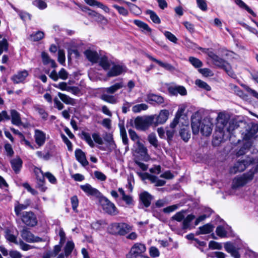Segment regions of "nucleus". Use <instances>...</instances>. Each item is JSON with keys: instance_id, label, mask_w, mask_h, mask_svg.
Segmentation results:
<instances>
[{"instance_id": "obj_1", "label": "nucleus", "mask_w": 258, "mask_h": 258, "mask_svg": "<svg viewBox=\"0 0 258 258\" xmlns=\"http://www.w3.org/2000/svg\"><path fill=\"white\" fill-rule=\"evenodd\" d=\"M132 229V226L124 222L113 223L108 228L109 232L113 235H124Z\"/></svg>"}, {"instance_id": "obj_2", "label": "nucleus", "mask_w": 258, "mask_h": 258, "mask_svg": "<svg viewBox=\"0 0 258 258\" xmlns=\"http://www.w3.org/2000/svg\"><path fill=\"white\" fill-rule=\"evenodd\" d=\"M258 166L254 169V171L250 170L248 172L243 174L240 176L235 177L232 181V188L236 189L243 186L248 181L251 180L253 177L254 172L258 170Z\"/></svg>"}, {"instance_id": "obj_3", "label": "nucleus", "mask_w": 258, "mask_h": 258, "mask_svg": "<svg viewBox=\"0 0 258 258\" xmlns=\"http://www.w3.org/2000/svg\"><path fill=\"white\" fill-rule=\"evenodd\" d=\"M99 202L105 213L111 216H115L119 213V211L115 205L107 198L104 196L100 197Z\"/></svg>"}, {"instance_id": "obj_4", "label": "nucleus", "mask_w": 258, "mask_h": 258, "mask_svg": "<svg viewBox=\"0 0 258 258\" xmlns=\"http://www.w3.org/2000/svg\"><path fill=\"white\" fill-rule=\"evenodd\" d=\"M154 116H138L135 119L136 128L138 130L145 131L154 123Z\"/></svg>"}, {"instance_id": "obj_5", "label": "nucleus", "mask_w": 258, "mask_h": 258, "mask_svg": "<svg viewBox=\"0 0 258 258\" xmlns=\"http://www.w3.org/2000/svg\"><path fill=\"white\" fill-rule=\"evenodd\" d=\"M21 217L23 223L28 226L34 227L37 224V217L33 212H23Z\"/></svg>"}, {"instance_id": "obj_6", "label": "nucleus", "mask_w": 258, "mask_h": 258, "mask_svg": "<svg viewBox=\"0 0 258 258\" xmlns=\"http://www.w3.org/2000/svg\"><path fill=\"white\" fill-rule=\"evenodd\" d=\"M254 162L252 158H247L246 159L238 161L233 167L230 168V172L231 173L235 174L237 172H242L245 168L252 164Z\"/></svg>"}, {"instance_id": "obj_7", "label": "nucleus", "mask_w": 258, "mask_h": 258, "mask_svg": "<svg viewBox=\"0 0 258 258\" xmlns=\"http://www.w3.org/2000/svg\"><path fill=\"white\" fill-rule=\"evenodd\" d=\"M21 234L22 238L28 242H38L44 241L42 238L35 236L26 227L21 231Z\"/></svg>"}, {"instance_id": "obj_8", "label": "nucleus", "mask_w": 258, "mask_h": 258, "mask_svg": "<svg viewBox=\"0 0 258 258\" xmlns=\"http://www.w3.org/2000/svg\"><path fill=\"white\" fill-rule=\"evenodd\" d=\"M134 153L142 159H145L148 155L147 148L140 141H137L134 146Z\"/></svg>"}, {"instance_id": "obj_9", "label": "nucleus", "mask_w": 258, "mask_h": 258, "mask_svg": "<svg viewBox=\"0 0 258 258\" xmlns=\"http://www.w3.org/2000/svg\"><path fill=\"white\" fill-rule=\"evenodd\" d=\"M258 132V124L252 123L248 125L246 130V132L243 136V139L245 140H249Z\"/></svg>"}, {"instance_id": "obj_10", "label": "nucleus", "mask_w": 258, "mask_h": 258, "mask_svg": "<svg viewBox=\"0 0 258 258\" xmlns=\"http://www.w3.org/2000/svg\"><path fill=\"white\" fill-rule=\"evenodd\" d=\"M208 55L213 60V63L219 68L223 69L228 63L226 61L220 57L213 51L208 52Z\"/></svg>"}, {"instance_id": "obj_11", "label": "nucleus", "mask_w": 258, "mask_h": 258, "mask_svg": "<svg viewBox=\"0 0 258 258\" xmlns=\"http://www.w3.org/2000/svg\"><path fill=\"white\" fill-rule=\"evenodd\" d=\"M146 101L152 104H161L164 103V99L160 95L151 93L147 95Z\"/></svg>"}, {"instance_id": "obj_12", "label": "nucleus", "mask_w": 258, "mask_h": 258, "mask_svg": "<svg viewBox=\"0 0 258 258\" xmlns=\"http://www.w3.org/2000/svg\"><path fill=\"white\" fill-rule=\"evenodd\" d=\"M34 139L39 147L42 146L46 141V134L43 131L36 129L34 131Z\"/></svg>"}, {"instance_id": "obj_13", "label": "nucleus", "mask_w": 258, "mask_h": 258, "mask_svg": "<svg viewBox=\"0 0 258 258\" xmlns=\"http://www.w3.org/2000/svg\"><path fill=\"white\" fill-rule=\"evenodd\" d=\"M228 119L226 118L225 115L219 114L218 116V125L222 132L227 131L230 133V128L227 126Z\"/></svg>"}, {"instance_id": "obj_14", "label": "nucleus", "mask_w": 258, "mask_h": 258, "mask_svg": "<svg viewBox=\"0 0 258 258\" xmlns=\"http://www.w3.org/2000/svg\"><path fill=\"white\" fill-rule=\"evenodd\" d=\"M75 154L76 160L80 163L83 166L85 167L88 165L89 162L86 159V155L82 150L80 149H76L75 152Z\"/></svg>"}, {"instance_id": "obj_15", "label": "nucleus", "mask_w": 258, "mask_h": 258, "mask_svg": "<svg viewBox=\"0 0 258 258\" xmlns=\"http://www.w3.org/2000/svg\"><path fill=\"white\" fill-rule=\"evenodd\" d=\"M28 76V73L26 70L18 72L11 78L14 84H19L23 82Z\"/></svg>"}, {"instance_id": "obj_16", "label": "nucleus", "mask_w": 258, "mask_h": 258, "mask_svg": "<svg viewBox=\"0 0 258 258\" xmlns=\"http://www.w3.org/2000/svg\"><path fill=\"white\" fill-rule=\"evenodd\" d=\"M125 72L124 68L119 65H114L107 72V76L113 77L120 75L122 72Z\"/></svg>"}, {"instance_id": "obj_17", "label": "nucleus", "mask_w": 258, "mask_h": 258, "mask_svg": "<svg viewBox=\"0 0 258 258\" xmlns=\"http://www.w3.org/2000/svg\"><path fill=\"white\" fill-rule=\"evenodd\" d=\"M146 55L151 60H152V61L156 62L160 67H162L163 68L165 69V70L169 71H173L175 70V68L171 64L167 63V62H163L162 61L159 60L153 57V56H152L151 55H150L149 54H146Z\"/></svg>"}, {"instance_id": "obj_18", "label": "nucleus", "mask_w": 258, "mask_h": 258, "mask_svg": "<svg viewBox=\"0 0 258 258\" xmlns=\"http://www.w3.org/2000/svg\"><path fill=\"white\" fill-rule=\"evenodd\" d=\"M10 163L13 170L16 174H18L22 168L23 161L22 159L18 157L11 160Z\"/></svg>"}, {"instance_id": "obj_19", "label": "nucleus", "mask_w": 258, "mask_h": 258, "mask_svg": "<svg viewBox=\"0 0 258 258\" xmlns=\"http://www.w3.org/2000/svg\"><path fill=\"white\" fill-rule=\"evenodd\" d=\"M169 111L167 110H162L159 113V114L156 118V121H154V124L158 125V124H163L165 123L169 116Z\"/></svg>"}, {"instance_id": "obj_20", "label": "nucleus", "mask_w": 258, "mask_h": 258, "mask_svg": "<svg viewBox=\"0 0 258 258\" xmlns=\"http://www.w3.org/2000/svg\"><path fill=\"white\" fill-rule=\"evenodd\" d=\"M152 199L153 197L147 191H145L140 195V200L146 208L150 206Z\"/></svg>"}, {"instance_id": "obj_21", "label": "nucleus", "mask_w": 258, "mask_h": 258, "mask_svg": "<svg viewBox=\"0 0 258 258\" xmlns=\"http://www.w3.org/2000/svg\"><path fill=\"white\" fill-rule=\"evenodd\" d=\"M212 124L207 120L204 119L202 121V124L201 127V133L203 136H209L212 131Z\"/></svg>"}, {"instance_id": "obj_22", "label": "nucleus", "mask_w": 258, "mask_h": 258, "mask_svg": "<svg viewBox=\"0 0 258 258\" xmlns=\"http://www.w3.org/2000/svg\"><path fill=\"white\" fill-rule=\"evenodd\" d=\"M214 228V226L211 223H207L199 228V230L196 232V235L206 234L212 232Z\"/></svg>"}, {"instance_id": "obj_23", "label": "nucleus", "mask_w": 258, "mask_h": 258, "mask_svg": "<svg viewBox=\"0 0 258 258\" xmlns=\"http://www.w3.org/2000/svg\"><path fill=\"white\" fill-rule=\"evenodd\" d=\"M80 188L88 196H97L100 193L97 189L93 188L88 183L81 185Z\"/></svg>"}, {"instance_id": "obj_24", "label": "nucleus", "mask_w": 258, "mask_h": 258, "mask_svg": "<svg viewBox=\"0 0 258 258\" xmlns=\"http://www.w3.org/2000/svg\"><path fill=\"white\" fill-rule=\"evenodd\" d=\"M12 123L16 125L19 126L22 124L20 114L15 109L10 111Z\"/></svg>"}, {"instance_id": "obj_25", "label": "nucleus", "mask_w": 258, "mask_h": 258, "mask_svg": "<svg viewBox=\"0 0 258 258\" xmlns=\"http://www.w3.org/2000/svg\"><path fill=\"white\" fill-rule=\"evenodd\" d=\"M31 201L27 199L25 201L24 204H18L15 206V212L16 215L18 216L20 215L21 212L22 210L26 209L30 205Z\"/></svg>"}, {"instance_id": "obj_26", "label": "nucleus", "mask_w": 258, "mask_h": 258, "mask_svg": "<svg viewBox=\"0 0 258 258\" xmlns=\"http://www.w3.org/2000/svg\"><path fill=\"white\" fill-rule=\"evenodd\" d=\"M202 124V121L200 119L192 118L191 119V127L193 134H198L201 131V127Z\"/></svg>"}, {"instance_id": "obj_27", "label": "nucleus", "mask_w": 258, "mask_h": 258, "mask_svg": "<svg viewBox=\"0 0 258 258\" xmlns=\"http://www.w3.org/2000/svg\"><path fill=\"white\" fill-rule=\"evenodd\" d=\"M123 87V84L122 81L116 83L109 87L104 89V92L108 94H113L116 92L118 90L122 88Z\"/></svg>"}, {"instance_id": "obj_28", "label": "nucleus", "mask_w": 258, "mask_h": 258, "mask_svg": "<svg viewBox=\"0 0 258 258\" xmlns=\"http://www.w3.org/2000/svg\"><path fill=\"white\" fill-rule=\"evenodd\" d=\"M84 54L87 58L92 62H96L99 59L98 53L94 51L88 49L84 52Z\"/></svg>"}, {"instance_id": "obj_29", "label": "nucleus", "mask_w": 258, "mask_h": 258, "mask_svg": "<svg viewBox=\"0 0 258 258\" xmlns=\"http://www.w3.org/2000/svg\"><path fill=\"white\" fill-rule=\"evenodd\" d=\"M85 2L91 6H97L103 10L105 12H108L109 9L102 3L96 0H85Z\"/></svg>"}, {"instance_id": "obj_30", "label": "nucleus", "mask_w": 258, "mask_h": 258, "mask_svg": "<svg viewBox=\"0 0 258 258\" xmlns=\"http://www.w3.org/2000/svg\"><path fill=\"white\" fill-rule=\"evenodd\" d=\"M58 96L61 100L66 104L74 105L75 104V99L66 94L59 92Z\"/></svg>"}, {"instance_id": "obj_31", "label": "nucleus", "mask_w": 258, "mask_h": 258, "mask_svg": "<svg viewBox=\"0 0 258 258\" xmlns=\"http://www.w3.org/2000/svg\"><path fill=\"white\" fill-rule=\"evenodd\" d=\"M53 86L56 88L60 89L62 91H74L77 88L75 87H70L67 86V83L64 82L59 83L58 84H53Z\"/></svg>"}, {"instance_id": "obj_32", "label": "nucleus", "mask_w": 258, "mask_h": 258, "mask_svg": "<svg viewBox=\"0 0 258 258\" xmlns=\"http://www.w3.org/2000/svg\"><path fill=\"white\" fill-rule=\"evenodd\" d=\"M235 4L240 8L245 10L248 13L253 17H256L255 13L241 0H235Z\"/></svg>"}, {"instance_id": "obj_33", "label": "nucleus", "mask_w": 258, "mask_h": 258, "mask_svg": "<svg viewBox=\"0 0 258 258\" xmlns=\"http://www.w3.org/2000/svg\"><path fill=\"white\" fill-rule=\"evenodd\" d=\"M195 216L193 214L188 215L185 218H184L182 222V228L183 229H187L190 227V222L195 219Z\"/></svg>"}, {"instance_id": "obj_34", "label": "nucleus", "mask_w": 258, "mask_h": 258, "mask_svg": "<svg viewBox=\"0 0 258 258\" xmlns=\"http://www.w3.org/2000/svg\"><path fill=\"white\" fill-rule=\"evenodd\" d=\"M169 91L173 94L179 93L181 95H185L187 94L186 90L183 86H178L170 88Z\"/></svg>"}, {"instance_id": "obj_35", "label": "nucleus", "mask_w": 258, "mask_h": 258, "mask_svg": "<svg viewBox=\"0 0 258 258\" xmlns=\"http://www.w3.org/2000/svg\"><path fill=\"white\" fill-rule=\"evenodd\" d=\"M81 138L82 140L85 141L91 147L93 148L94 147V143L88 133L83 131L81 133Z\"/></svg>"}, {"instance_id": "obj_36", "label": "nucleus", "mask_w": 258, "mask_h": 258, "mask_svg": "<svg viewBox=\"0 0 258 258\" xmlns=\"http://www.w3.org/2000/svg\"><path fill=\"white\" fill-rule=\"evenodd\" d=\"M100 98L103 101L111 104H115L117 102V99L114 96L105 93L101 96Z\"/></svg>"}, {"instance_id": "obj_37", "label": "nucleus", "mask_w": 258, "mask_h": 258, "mask_svg": "<svg viewBox=\"0 0 258 258\" xmlns=\"http://www.w3.org/2000/svg\"><path fill=\"white\" fill-rule=\"evenodd\" d=\"M5 233V238L7 240L16 244L18 243L17 237L13 234V232L10 229H6Z\"/></svg>"}, {"instance_id": "obj_38", "label": "nucleus", "mask_w": 258, "mask_h": 258, "mask_svg": "<svg viewBox=\"0 0 258 258\" xmlns=\"http://www.w3.org/2000/svg\"><path fill=\"white\" fill-rule=\"evenodd\" d=\"M44 33L42 31H38L35 33L31 34L29 39L32 41H38L43 38Z\"/></svg>"}, {"instance_id": "obj_39", "label": "nucleus", "mask_w": 258, "mask_h": 258, "mask_svg": "<svg viewBox=\"0 0 258 258\" xmlns=\"http://www.w3.org/2000/svg\"><path fill=\"white\" fill-rule=\"evenodd\" d=\"M34 108L35 111L38 112L43 120H46L47 119L48 114L44 108L39 105L34 106Z\"/></svg>"}, {"instance_id": "obj_40", "label": "nucleus", "mask_w": 258, "mask_h": 258, "mask_svg": "<svg viewBox=\"0 0 258 258\" xmlns=\"http://www.w3.org/2000/svg\"><path fill=\"white\" fill-rule=\"evenodd\" d=\"M134 23L143 30H145L148 32H151V29L149 27L148 24L144 22L138 20H135Z\"/></svg>"}, {"instance_id": "obj_41", "label": "nucleus", "mask_w": 258, "mask_h": 258, "mask_svg": "<svg viewBox=\"0 0 258 258\" xmlns=\"http://www.w3.org/2000/svg\"><path fill=\"white\" fill-rule=\"evenodd\" d=\"M188 61L196 69H199L203 64L202 61L193 56H190L188 58Z\"/></svg>"}, {"instance_id": "obj_42", "label": "nucleus", "mask_w": 258, "mask_h": 258, "mask_svg": "<svg viewBox=\"0 0 258 258\" xmlns=\"http://www.w3.org/2000/svg\"><path fill=\"white\" fill-rule=\"evenodd\" d=\"M146 14L150 16V19L154 23L156 24H160L161 23V20L159 17L153 11L148 10L146 11Z\"/></svg>"}, {"instance_id": "obj_43", "label": "nucleus", "mask_w": 258, "mask_h": 258, "mask_svg": "<svg viewBox=\"0 0 258 258\" xmlns=\"http://www.w3.org/2000/svg\"><path fill=\"white\" fill-rule=\"evenodd\" d=\"M195 84L199 88L205 89L206 91H210L211 90V87L206 82L200 79L196 80Z\"/></svg>"}, {"instance_id": "obj_44", "label": "nucleus", "mask_w": 258, "mask_h": 258, "mask_svg": "<svg viewBox=\"0 0 258 258\" xmlns=\"http://www.w3.org/2000/svg\"><path fill=\"white\" fill-rule=\"evenodd\" d=\"M74 243L73 242L69 241L67 242L64 247V253L66 256H69L72 253L74 248Z\"/></svg>"}, {"instance_id": "obj_45", "label": "nucleus", "mask_w": 258, "mask_h": 258, "mask_svg": "<svg viewBox=\"0 0 258 258\" xmlns=\"http://www.w3.org/2000/svg\"><path fill=\"white\" fill-rule=\"evenodd\" d=\"M148 108V106L145 104L142 103L136 105L132 108V110L135 113L141 112L142 110H146Z\"/></svg>"}, {"instance_id": "obj_46", "label": "nucleus", "mask_w": 258, "mask_h": 258, "mask_svg": "<svg viewBox=\"0 0 258 258\" xmlns=\"http://www.w3.org/2000/svg\"><path fill=\"white\" fill-rule=\"evenodd\" d=\"M179 134L181 139L185 142H187L190 138V134L185 128H181Z\"/></svg>"}, {"instance_id": "obj_47", "label": "nucleus", "mask_w": 258, "mask_h": 258, "mask_svg": "<svg viewBox=\"0 0 258 258\" xmlns=\"http://www.w3.org/2000/svg\"><path fill=\"white\" fill-rule=\"evenodd\" d=\"M216 233L218 236L221 238L226 237L227 234V232L222 226H218L216 228Z\"/></svg>"}, {"instance_id": "obj_48", "label": "nucleus", "mask_w": 258, "mask_h": 258, "mask_svg": "<svg viewBox=\"0 0 258 258\" xmlns=\"http://www.w3.org/2000/svg\"><path fill=\"white\" fill-rule=\"evenodd\" d=\"M71 202L72 204V207L73 211L78 213V211L77 210V207L79 205V200L77 196H74L71 198Z\"/></svg>"}, {"instance_id": "obj_49", "label": "nucleus", "mask_w": 258, "mask_h": 258, "mask_svg": "<svg viewBox=\"0 0 258 258\" xmlns=\"http://www.w3.org/2000/svg\"><path fill=\"white\" fill-rule=\"evenodd\" d=\"M185 211L182 210L180 212L176 213L174 216H173L171 218L172 220H176L178 222H181L183 220L184 218V213Z\"/></svg>"}, {"instance_id": "obj_50", "label": "nucleus", "mask_w": 258, "mask_h": 258, "mask_svg": "<svg viewBox=\"0 0 258 258\" xmlns=\"http://www.w3.org/2000/svg\"><path fill=\"white\" fill-rule=\"evenodd\" d=\"M198 71L200 73H201L203 76L208 77H211L213 76V73L212 71L208 68H204V69H198Z\"/></svg>"}, {"instance_id": "obj_51", "label": "nucleus", "mask_w": 258, "mask_h": 258, "mask_svg": "<svg viewBox=\"0 0 258 258\" xmlns=\"http://www.w3.org/2000/svg\"><path fill=\"white\" fill-rule=\"evenodd\" d=\"M33 4L40 9L43 10L47 7L46 3L43 0H34Z\"/></svg>"}, {"instance_id": "obj_52", "label": "nucleus", "mask_w": 258, "mask_h": 258, "mask_svg": "<svg viewBox=\"0 0 258 258\" xmlns=\"http://www.w3.org/2000/svg\"><path fill=\"white\" fill-rule=\"evenodd\" d=\"M148 141L149 143L153 146L157 147L158 146V141L156 135L154 134H151L148 136Z\"/></svg>"}, {"instance_id": "obj_53", "label": "nucleus", "mask_w": 258, "mask_h": 258, "mask_svg": "<svg viewBox=\"0 0 258 258\" xmlns=\"http://www.w3.org/2000/svg\"><path fill=\"white\" fill-rule=\"evenodd\" d=\"M209 247L212 249H221L222 244L215 241H210L209 243Z\"/></svg>"}, {"instance_id": "obj_54", "label": "nucleus", "mask_w": 258, "mask_h": 258, "mask_svg": "<svg viewBox=\"0 0 258 258\" xmlns=\"http://www.w3.org/2000/svg\"><path fill=\"white\" fill-rule=\"evenodd\" d=\"M61 138L63 141V142L66 144L67 146L68 150L70 151H72L73 150V146L71 142L68 139V138L63 134H61Z\"/></svg>"}, {"instance_id": "obj_55", "label": "nucleus", "mask_w": 258, "mask_h": 258, "mask_svg": "<svg viewBox=\"0 0 258 258\" xmlns=\"http://www.w3.org/2000/svg\"><path fill=\"white\" fill-rule=\"evenodd\" d=\"M8 49V43L6 39L0 41V55L4 51H7Z\"/></svg>"}, {"instance_id": "obj_56", "label": "nucleus", "mask_w": 258, "mask_h": 258, "mask_svg": "<svg viewBox=\"0 0 258 258\" xmlns=\"http://www.w3.org/2000/svg\"><path fill=\"white\" fill-rule=\"evenodd\" d=\"M100 65L105 70H108L110 68V64L108 59L106 57H103L101 59L100 61Z\"/></svg>"}, {"instance_id": "obj_57", "label": "nucleus", "mask_w": 258, "mask_h": 258, "mask_svg": "<svg viewBox=\"0 0 258 258\" xmlns=\"http://www.w3.org/2000/svg\"><path fill=\"white\" fill-rule=\"evenodd\" d=\"M198 7L203 11L207 10V5L205 0H197Z\"/></svg>"}, {"instance_id": "obj_58", "label": "nucleus", "mask_w": 258, "mask_h": 258, "mask_svg": "<svg viewBox=\"0 0 258 258\" xmlns=\"http://www.w3.org/2000/svg\"><path fill=\"white\" fill-rule=\"evenodd\" d=\"M128 132L130 137L133 141L136 142L137 141H140V137L135 131L130 129Z\"/></svg>"}, {"instance_id": "obj_59", "label": "nucleus", "mask_w": 258, "mask_h": 258, "mask_svg": "<svg viewBox=\"0 0 258 258\" xmlns=\"http://www.w3.org/2000/svg\"><path fill=\"white\" fill-rule=\"evenodd\" d=\"M224 248L225 250L230 253L236 249V248L234 245L229 242H227L224 243Z\"/></svg>"}, {"instance_id": "obj_60", "label": "nucleus", "mask_w": 258, "mask_h": 258, "mask_svg": "<svg viewBox=\"0 0 258 258\" xmlns=\"http://www.w3.org/2000/svg\"><path fill=\"white\" fill-rule=\"evenodd\" d=\"M58 79L66 80L68 78L69 74L64 68H61L58 73Z\"/></svg>"}, {"instance_id": "obj_61", "label": "nucleus", "mask_w": 258, "mask_h": 258, "mask_svg": "<svg viewBox=\"0 0 258 258\" xmlns=\"http://www.w3.org/2000/svg\"><path fill=\"white\" fill-rule=\"evenodd\" d=\"M44 176L46 177L49 181L52 184H56L57 180L54 176L49 172H47L44 173Z\"/></svg>"}, {"instance_id": "obj_62", "label": "nucleus", "mask_w": 258, "mask_h": 258, "mask_svg": "<svg viewBox=\"0 0 258 258\" xmlns=\"http://www.w3.org/2000/svg\"><path fill=\"white\" fill-rule=\"evenodd\" d=\"M113 7L116 9L118 13L123 15V16H127L128 14V11L126 9L122 7H120L117 5H113Z\"/></svg>"}, {"instance_id": "obj_63", "label": "nucleus", "mask_w": 258, "mask_h": 258, "mask_svg": "<svg viewBox=\"0 0 258 258\" xmlns=\"http://www.w3.org/2000/svg\"><path fill=\"white\" fill-rule=\"evenodd\" d=\"M165 37L172 42L176 43L177 41V38L172 33L169 31H165L164 32Z\"/></svg>"}, {"instance_id": "obj_64", "label": "nucleus", "mask_w": 258, "mask_h": 258, "mask_svg": "<svg viewBox=\"0 0 258 258\" xmlns=\"http://www.w3.org/2000/svg\"><path fill=\"white\" fill-rule=\"evenodd\" d=\"M150 255L152 257H156L159 255L160 252L157 248L154 246H152L149 250Z\"/></svg>"}]
</instances>
